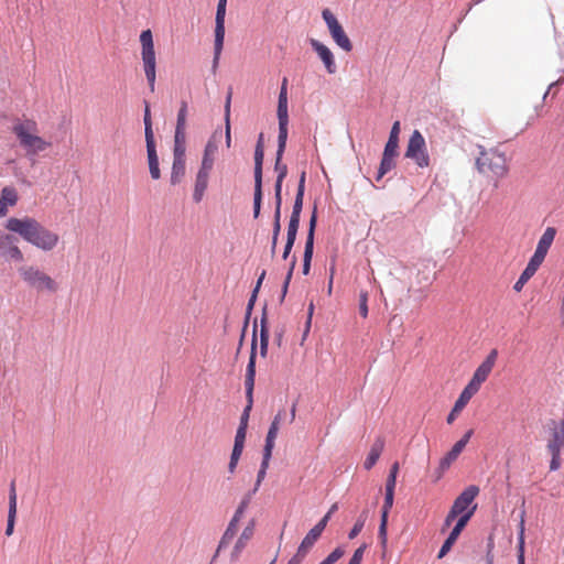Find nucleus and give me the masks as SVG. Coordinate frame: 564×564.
<instances>
[{"mask_svg":"<svg viewBox=\"0 0 564 564\" xmlns=\"http://www.w3.org/2000/svg\"><path fill=\"white\" fill-rule=\"evenodd\" d=\"M6 228L45 252L54 250L59 242L57 232L46 228L33 217H11L7 220Z\"/></svg>","mask_w":564,"mask_h":564,"instance_id":"nucleus-1","label":"nucleus"},{"mask_svg":"<svg viewBox=\"0 0 564 564\" xmlns=\"http://www.w3.org/2000/svg\"><path fill=\"white\" fill-rule=\"evenodd\" d=\"M276 117L279 122L278 149L275 153L274 171L276 180L284 181L288 175V166L282 162L283 154L288 142L289 127V109H288V78L284 77L278 98Z\"/></svg>","mask_w":564,"mask_h":564,"instance_id":"nucleus-2","label":"nucleus"},{"mask_svg":"<svg viewBox=\"0 0 564 564\" xmlns=\"http://www.w3.org/2000/svg\"><path fill=\"white\" fill-rule=\"evenodd\" d=\"M478 156L475 161L477 171L486 176L491 175L496 180H502L509 174V160L499 148H485L478 145Z\"/></svg>","mask_w":564,"mask_h":564,"instance_id":"nucleus-3","label":"nucleus"},{"mask_svg":"<svg viewBox=\"0 0 564 564\" xmlns=\"http://www.w3.org/2000/svg\"><path fill=\"white\" fill-rule=\"evenodd\" d=\"M13 132L17 135L20 145L28 154H37L48 147L51 143L39 137L37 124L33 120H25L13 126Z\"/></svg>","mask_w":564,"mask_h":564,"instance_id":"nucleus-4","label":"nucleus"},{"mask_svg":"<svg viewBox=\"0 0 564 564\" xmlns=\"http://www.w3.org/2000/svg\"><path fill=\"white\" fill-rule=\"evenodd\" d=\"M256 333H257V324L254 323L253 338H252V343H251V351H250L249 362L247 365L246 379H245L247 405L245 406V409L242 411V414L240 416L239 426H238V427H243V429L248 427L250 411H251L252 404H253V388H254V378H256V349H257Z\"/></svg>","mask_w":564,"mask_h":564,"instance_id":"nucleus-5","label":"nucleus"},{"mask_svg":"<svg viewBox=\"0 0 564 564\" xmlns=\"http://www.w3.org/2000/svg\"><path fill=\"white\" fill-rule=\"evenodd\" d=\"M141 58L143 63L144 75L149 84L150 90H155L156 79V58L151 30H144L140 34Z\"/></svg>","mask_w":564,"mask_h":564,"instance_id":"nucleus-6","label":"nucleus"},{"mask_svg":"<svg viewBox=\"0 0 564 564\" xmlns=\"http://www.w3.org/2000/svg\"><path fill=\"white\" fill-rule=\"evenodd\" d=\"M404 158L413 161L420 169L430 166L431 159L427 151L426 142L423 134L419 130H414L409 138Z\"/></svg>","mask_w":564,"mask_h":564,"instance_id":"nucleus-7","label":"nucleus"},{"mask_svg":"<svg viewBox=\"0 0 564 564\" xmlns=\"http://www.w3.org/2000/svg\"><path fill=\"white\" fill-rule=\"evenodd\" d=\"M19 273L25 283L37 291L56 292L58 289L57 283L36 267H22L19 269Z\"/></svg>","mask_w":564,"mask_h":564,"instance_id":"nucleus-8","label":"nucleus"},{"mask_svg":"<svg viewBox=\"0 0 564 564\" xmlns=\"http://www.w3.org/2000/svg\"><path fill=\"white\" fill-rule=\"evenodd\" d=\"M551 454L550 470L556 471L562 465L561 451L564 449V420L551 430V438L546 445Z\"/></svg>","mask_w":564,"mask_h":564,"instance_id":"nucleus-9","label":"nucleus"},{"mask_svg":"<svg viewBox=\"0 0 564 564\" xmlns=\"http://www.w3.org/2000/svg\"><path fill=\"white\" fill-rule=\"evenodd\" d=\"M322 18L325 21L328 32L333 39V41L345 52H350L352 50V44L347 34L345 33L341 24L338 22L337 18L333 14L329 9H324L322 11Z\"/></svg>","mask_w":564,"mask_h":564,"instance_id":"nucleus-10","label":"nucleus"},{"mask_svg":"<svg viewBox=\"0 0 564 564\" xmlns=\"http://www.w3.org/2000/svg\"><path fill=\"white\" fill-rule=\"evenodd\" d=\"M476 508H477V506L474 505L470 510H468L467 512H465L463 516H460L458 518L456 524L452 529L451 533L448 534L447 539L444 541V543L438 552V555H437L438 558L444 557L451 551L452 546L457 541L463 529L466 527L468 521L474 516Z\"/></svg>","mask_w":564,"mask_h":564,"instance_id":"nucleus-11","label":"nucleus"},{"mask_svg":"<svg viewBox=\"0 0 564 564\" xmlns=\"http://www.w3.org/2000/svg\"><path fill=\"white\" fill-rule=\"evenodd\" d=\"M305 180H306V172L302 171L299 180L297 191L295 195V199L293 203L292 214L290 217L288 229L299 231L300 227V220H301V213L303 209V199H304V193H305Z\"/></svg>","mask_w":564,"mask_h":564,"instance_id":"nucleus-12","label":"nucleus"},{"mask_svg":"<svg viewBox=\"0 0 564 564\" xmlns=\"http://www.w3.org/2000/svg\"><path fill=\"white\" fill-rule=\"evenodd\" d=\"M479 494V488L475 485H470L463 490V492L454 500L451 508L457 517L463 516L465 512L471 509V503Z\"/></svg>","mask_w":564,"mask_h":564,"instance_id":"nucleus-13","label":"nucleus"},{"mask_svg":"<svg viewBox=\"0 0 564 564\" xmlns=\"http://www.w3.org/2000/svg\"><path fill=\"white\" fill-rule=\"evenodd\" d=\"M310 44L323 62L326 72L330 75L335 74L337 72V65L329 47L316 39H311Z\"/></svg>","mask_w":564,"mask_h":564,"instance_id":"nucleus-14","label":"nucleus"},{"mask_svg":"<svg viewBox=\"0 0 564 564\" xmlns=\"http://www.w3.org/2000/svg\"><path fill=\"white\" fill-rule=\"evenodd\" d=\"M220 138H221V132L219 130H216L213 133V135L210 137V139L207 141L205 149H204L200 167H204L207 170H213L214 162H215V155L218 151V142H219Z\"/></svg>","mask_w":564,"mask_h":564,"instance_id":"nucleus-15","label":"nucleus"},{"mask_svg":"<svg viewBox=\"0 0 564 564\" xmlns=\"http://www.w3.org/2000/svg\"><path fill=\"white\" fill-rule=\"evenodd\" d=\"M498 350L491 349L486 359L477 367L473 375V378L476 379L477 382L482 384L487 380L496 364Z\"/></svg>","mask_w":564,"mask_h":564,"instance_id":"nucleus-16","label":"nucleus"},{"mask_svg":"<svg viewBox=\"0 0 564 564\" xmlns=\"http://www.w3.org/2000/svg\"><path fill=\"white\" fill-rule=\"evenodd\" d=\"M254 531V521L251 520L249 524L243 529L240 536L235 543V546L230 553V560L237 562L240 557L241 552L247 546L249 540L252 538Z\"/></svg>","mask_w":564,"mask_h":564,"instance_id":"nucleus-17","label":"nucleus"},{"mask_svg":"<svg viewBox=\"0 0 564 564\" xmlns=\"http://www.w3.org/2000/svg\"><path fill=\"white\" fill-rule=\"evenodd\" d=\"M394 492H386L384 502L381 511V520L379 525V538L381 540V544L384 546L387 544V523H388V514L390 509L393 506Z\"/></svg>","mask_w":564,"mask_h":564,"instance_id":"nucleus-18","label":"nucleus"},{"mask_svg":"<svg viewBox=\"0 0 564 564\" xmlns=\"http://www.w3.org/2000/svg\"><path fill=\"white\" fill-rule=\"evenodd\" d=\"M145 145L150 175L153 180H159L161 177V171L159 166V156L156 153L155 139L147 140Z\"/></svg>","mask_w":564,"mask_h":564,"instance_id":"nucleus-19","label":"nucleus"},{"mask_svg":"<svg viewBox=\"0 0 564 564\" xmlns=\"http://www.w3.org/2000/svg\"><path fill=\"white\" fill-rule=\"evenodd\" d=\"M17 518V491L15 485L12 481L9 490V510H8V520L6 528V535L10 536L13 533L14 524Z\"/></svg>","mask_w":564,"mask_h":564,"instance_id":"nucleus-20","label":"nucleus"},{"mask_svg":"<svg viewBox=\"0 0 564 564\" xmlns=\"http://www.w3.org/2000/svg\"><path fill=\"white\" fill-rule=\"evenodd\" d=\"M210 171L212 170L199 167V170L196 174L194 193H193V199L196 203H199L204 197L205 191L208 186Z\"/></svg>","mask_w":564,"mask_h":564,"instance_id":"nucleus-21","label":"nucleus"},{"mask_svg":"<svg viewBox=\"0 0 564 564\" xmlns=\"http://www.w3.org/2000/svg\"><path fill=\"white\" fill-rule=\"evenodd\" d=\"M463 452L460 444H454L451 451L441 459L440 465L435 471V480H440L443 474L451 467L452 463L457 459Z\"/></svg>","mask_w":564,"mask_h":564,"instance_id":"nucleus-22","label":"nucleus"},{"mask_svg":"<svg viewBox=\"0 0 564 564\" xmlns=\"http://www.w3.org/2000/svg\"><path fill=\"white\" fill-rule=\"evenodd\" d=\"M18 202V193L13 187H3L0 195V217L8 214V208L13 207Z\"/></svg>","mask_w":564,"mask_h":564,"instance_id":"nucleus-23","label":"nucleus"},{"mask_svg":"<svg viewBox=\"0 0 564 564\" xmlns=\"http://www.w3.org/2000/svg\"><path fill=\"white\" fill-rule=\"evenodd\" d=\"M383 448H384V440L382 437H377L376 441L373 442V444L371 445L368 456L365 459V463H364L365 469L369 470L376 465L381 453L383 452Z\"/></svg>","mask_w":564,"mask_h":564,"instance_id":"nucleus-24","label":"nucleus"},{"mask_svg":"<svg viewBox=\"0 0 564 564\" xmlns=\"http://www.w3.org/2000/svg\"><path fill=\"white\" fill-rule=\"evenodd\" d=\"M273 448L274 447L264 444L262 462H261V465H260V469L258 470L257 481H256V485H254L253 489L251 490L254 494L258 491L261 482L265 478L267 470H268V467H269V463H270V459H271V456H272Z\"/></svg>","mask_w":564,"mask_h":564,"instance_id":"nucleus-25","label":"nucleus"},{"mask_svg":"<svg viewBox=\"0 0 564 564\" xmlns=\"http://www.w3.org/2000/svg\"><path fill=\"white\" fill-rule=\"evenodd\" d=\"M185 175V156H173L171 184H178Z\"/></svg>","mask_w":564,"mask_h":564,"instance_id":"nucleus-26","label":"nucleus"},{"mask_svg":"<svg viewBox=\"0 0 564 564\" xmlns=\"http://www.w3.org/2000/svg\"><path fill=\"white\" fill-rule=\"evenodd\" d=\"M555 235V228L547 227L540 237L535 251H540L541 253L547 254V251L554 241Z\"/></svg>","mask_w":564,"mask_h":564,"instance_id":"nucleus-27","label":"nucleus"},{"mask_svg":"<svg viewBox=\"0 0 564 564\" xmlns=\"http://www.w3.org/2000/svg\"><path fill=\"white\" fill-rule=\"evenodd\" d=\"M284 415L285 412L280 410L273 417L265 437V445L274 447V442L279 433L280 423L282 422Z\"/></svg>","mask_w":564,"mask_h":564,"instance_id":"nucleus-28","label":"nucleus"},{"mask_svg":"<svg viewBox=\"0 0 564 564\" xmlns=\"http://www.w3.org/2000/svg\"><path fill=\"white\" fill-rule=\"evenodd\" d=\"M227 0H218L215 18V35H225V17Z\"/></svg>","mask_w":564,"mask_h":564,"instance_id":"nucleus-29","label":"nucleus"},{"mask_svg":"<svg viewBox=\"0 0 564 564\" xmlns=\"http://www.w3.org/2000/svg\"><path fill=\"white\" fill-rule=\"evenodd\" d=\"M400 134V121H395L390 130L389 139L384 147V152L398 154Z\"/></svg>","mask_w":564,"mask_h":564,"instance_id":"nucleus-30","label":"nucleus"},{"mask_svg":"<svg viewBox=\"0 0 564 564\" xmlns=\"http://www.w3.org/2000/svg\"><path fill=\"white\" fill-rule=\"evenodd\" d=\"M524 523H525V511L522 510L520 513V523L518 532V564H525L524 562Z\"/></svg>","mask_w":564,"mask_h":564,"instance_id":"nucleus-31","label":"nucleus"},{"mask_svg":"<svg viewBox=\"0 0 564 564\" xmlns=\"http://www.w3.org/2000/svg\"><path fill=\"white\" fill-rule=\"evenodd\" d=\"M263 145L257 144L254 149V183L262 184Z\"/></svg>","mask_w":564,"mask_h":564,"instance_id":"nucleus-32","label":"nucleus"},{"mask_svg":"<svg viewBox=\"0 0 564 564\" xmlns=\"http://www.w3.org/2000/svg\"><path fill=\"white\" fill-rule=\"evenodd\" d=\"M186 133L185 130H176L174 133L173 156H185Z\"/></svg>","mask_w":564,"mask_h":564,"instance_id":"nucleus-33","label":"nucleus"},{"mask_svg":"<svg viewBox=\"0 0 564 564\" xmlns=\"http://www.w3.org/2000/svg\"><path fill=\"white\" fill-rule=\"evenodd\" d=\"M231 96H232V91H231V89H229V91L227 94V97H226V102H225V123H226L225 135H226V147L227 148L231 147V133H230V104H231Z\"/></svg>","mask_w":564,"mask_h":564,"instance_id":"nucleus-34","label":"nucleus"},{"mask_svg":"<svg viewBox=\"0 0 564 564\" xmlns=\"http://www.w3.org/2000/svg\"><path fill=\"white\" fill-rule=\"evenodd\" d=\"M224 41L225 35H215L214 41V57H213V64H212V72L215 74L217 72L219 59L221 56V52L224 48Z\"/></svg>","mask_w":564,"mask_h":564,"instance_id":"nucleus-35","label":"nucleus"},{"mask_svg":"<svg viewBox=\"0 0 564 564\" xmlns=\"http://www.w3.org/2000/svg\"><path fill=\"white\" fill-rule=\"evenodd\" d=\"M11 240L13 238L11 237ZM3 256H6L9 259H12L14 261L21 262L24 260L23 253L20 250V248L10 241V243H7L3 248Z\"/></svg>","mask_w":564,"mask_h":564,"instance_id":"nucleus-36","label":"nucleus"},{"mask_svg":"<svg viewBox=\"0 0 564 564\" xmlns=\"http://www.w3.org/2000/svg\"><path fill=\"white\" fill-rule=\"evenodd\" d=\"M269 345V332L265 324V315L263 314L261 318V329H260V354L262 357L267 356Z\"/></svg>","mask_w":564,"mask_h":564,"instance_id":"nucleus-37","label":"nucleus"},{"mask_svg":"<svg viewBox=\"0 0 564 564\" xmlns=\"http://www.w3.org/2000/svg\"><path fill=\"white\" fill-rule=\"evenodd\" d=\"M144 104L145 105H144L143 122H144V137H145V141L147 140H154V133H153V129H152V120H151L150 106H149V104L147 101Z\"/></svg>","mask_w":564,"mask_h":564,"instance_id":"nucleus-38","label":"nucleus"},{"mask_svg":"<svg viewBox=\"0 0 564 564\" xmlns=\"http://www.w3.org/2000/svg\"><path fill=\"white\" fill-rule=\"evenodd\" d=\"M317 224V207L314 205L312 215L308 224V232L305 241V246H314V234Z\"/></svg>","mask_w":564,"mask_h":564,"instance_id":"nucleus-39","label":"nucleus"},{"mask_svg":"<svg viewBox=\"0 0 564 564\" xmlns=\"http://www.w3.org/2000/svg\"><path fill=\"white\" fill-rule=\"evenodd\" d=\"M469 401L463 397L462 394H459L458 399L456 400L452 411L449 412V414L447 415V423L451 424L455 421L456 419V415L467 405Z\"/></svg>","mask_w":564,"mask_h":564,"instance_id":"nucleus-40","label":"nucleus"},{"mask_svg":"<svg viewBox=\"0 0 564 564\" xmlns=\"http://www.w3.org/2000/svg\"><path fill=\"white\" fill-rule=\"evenodd\" d=\"M323 531L319 528L313 527L304 536L301 544L305 545L308 549H312L317 540L321 538Z\"/></svg>","mask_w":564,"mask_h":564,"instance_id":"nucleus-41","label":"nucleus"},{"mask_svg":"<svg viewBox=\"0 0 564 564\" xmlns=\"http://www.w3.org/2000/svg\"><path fill=\"white\" fill-rule=\"evenodd\" d=\"M398 154L387 153L383 151L382 159L379 165V170H381V174H387L394 167V158Z\"/></svg>","mask_w":564,"mask_h":564,"instance_id":"nucleus-42","label":"nucleus"},{"mask_svg":"<svg viewBox=\"0 0 564 564\" xmlns=\"http://www.w3.org/2000/svg\"><path fill=\"white\" fill-rule=\"evenodd\" d=\"M262 202V184L254 183V194H253V217L258 218L260 215Z\"/></svg>","mask_w":564,"mask_h":564,"instance_id":"nucleus-43","label":"nucleus"},{"mask_svg":"<svg viewBox=\"0 0 564 564\" xmlns=\"http://www.w3.org/2000/svg\"><path fill=\"white\" fill-rule=\"evenodd\" d=\"M545 257H546V254L541 253L540 251H534V253L530 258L525 269H528L529 271H531V272H533L535 274V272L538 271L539 267L544 261Z\"/></svg>","mask_w":564,"mask_h":564,"instance_id":"nucleus-44","label":"nucleus"},{"mask_svg":"<svg viewBox=\"0 0 564 564\" xmlns=\"http://www.w3.org/2000/svg\"><path fill=\"white\" fill-rule=\"evenodd\" d=\"M481 383L471 378L460 394L469 401L479 391Z\"/></svg>","mask_w":564,"mask_h":564,"instance_id":"nucleus-45","label":"nucleus"},{"mask_svg":"<svg viewBox=\"0 0 564 564\" xmlns=\"http://www.w3.org/2000/svg\"><path fill=\"white\" fill-rule=\"evenodd\" d=\"M481 383L471 378L460 394L469 401L479 391Z\"/></svg>","mask_w":564,"mask_h":564,"instance_id":"nucleus-46","label":"nucleus"},{"mask_svg":"<svg viewBox=\"0 0 564 564\" xmlns=\"http://www.w3.org/2000/svg\"><path fill=\"white\" fill-rule=\"evenodd\" d=\"M186 118H187V102L182 101L177 112L176 130H186Z\"/></svg>","mask_w":564,"mask_h":564,"instance_id":"nucleus-47","label":"nucleus"},{"mask_svg":"<svg viewBox=\"0 0 564 564\" xmlns=\"http://www.w3.org/2000/svg\"><path fill=\"white\" fill-rule=\"evenodd\" d=\"M311 550L300 543L296 553L289 560L288 564H302Z\"/></svg>","mask_w":564,"mask_h":564,"instance_id":"nucleus-48","label":"nucleus"},{"mask_svg":"<svg viewBox=\"0 0 564 564\" xmlns=\"http://www.w3.org/2000/svg\"><path fill=\"white\" fill-rule=\"evenodd\" d=\"M296 235H297V231H292L290 229H288V232H286V242H285V246H284V250H283V253H282V258L284 260H286L289 257H290V253L292 251V248L295 243V240H296Z\"/></svg>","mask_w":564,"mask_h":564,"instance_id":"nucleus-49","label":"nucleus"},{"mask_svg":"<svg viewBox=\"0 0 564 564\" xmlns=\"http://www.w3.org/2000/svg\"><path fill=\"white\" fill-rule=\"evenodd\" d=\"M314 246H305L303 254V274L307 275L311 269V262L313 258Z\"/></svg>","mask_w":564,"mask_h":564,"instance_id":"nucleus-50","label":"nucleus"},{"mask_svg":"<svg viewBox=\"0 0 564 564\" xmlns=\"http://www.w3.org/2000/svg\"><path fill=\"white\" fill-rule=\"evenodd\" d=\"M534 275L533 272L529 271L528 269H524L519 276L518 281L514 283L513 289L517 292H520L523 288V285Z\"/></svg>","mask_w":564,"mask_h":564,"instance_id":"nucleus-51","label":"nucleus"},{"mask_svg":"<svg viewBox=\"0 0 564 564\" xmlns=\"http://www.w3.org/2000/svg\"><path fill=\"white\" fill-rule=\"evenodd\" d=\"M242 451L243 449L232 447V452H231V455H230V460H229V464H228V470H229L230 474L235 473L236 467L238 465V462L240 459V456L242 454Z\"/></svg>","mask_w":564,"mask_h":564,"instance_id":"nucleus-52","label":"nucleus"},{"mask_svg":"<svg viewBox=\"0 0 564 564\" xmlns=\"http://www.w3.org/2000/svg\"><path fill=\"white\" fill-rule=\"evenodd\" d=\"M344 550L338 546L332 553H329L319 564H335L343 555Z\"/></svg>","mask_w":564,"mask_h":564,"instance_id":"nucleus-53","label":"nucleus"},{"mask_svg":"<svg viewBox=\"0 0 564 564\" xmlns=\"http://www.w3.org/2000/svg\"><path fill=\"white\" fill-rule=\"evenodd\" d=\"M344 550L338 546L332 553H329L319 564H335L343 555Z\"/></svg>","mask_w":564,"mask_h":564,"instance_id":"nucleus-54","label":"nucleus"},{"mask_svg":"<svg viewBox=\"0 0 564 564\" xmlns=\"http://www.w3.org/2000/svg\"><path fill=\"white\" fill-rule=\"evenodd\" d=\"M365 521H366V516L365 514H361L356 523L354 524V527L351 528V530L349 531L348 533V538L350 540L355 539L362 530L364 525H365Z\"/></svg>","mask_w":564,"mask_h":564,"instance_id":"nucleus-55","label":"nucleus"},{"mask_svg":"<svg viewBox=\"0 0 564 564\" xmlns=\"http://www.w3.org/2000/svg\"><path fill=\"white\" fill-rule=\"evenodd\" d=\"M247 429L238 427L235 435L234 447L243 449L246 441Z\"/></svg>","mask_w":564,"mask_h":564,"instance_id":"nucleus-56","label":"nucleus"},{"mask_svg":"<svg viewBox=\"0 0 564 564\" xmlns=\"http://www.w3.org/2000/svg\"><path fill=\"white\" fill-rule=\"evenodd\" d=\"M359 313L366 318L368 316V292L361 291L359 294Z\"/></svg>","mask_w":564,"mask_h":564,"instance_id":"nucleus-57","label":"nucleus"},{"mask_svg":"<svg viewBox=\"0 0 564 564\" xmlns=\"http://www.w3.org/2000/svg\"><path fill=\"white\" fill-rule=\"evenodd\" d=\"M338 509L337 503H333L329 508L328 512L314 525L316 528H319L321 531H324L332 514Z\"/></svg>","mask_w":564,"mask_h":564,"instance_id":"nucleus-58","label":"nucleus"},{"mask_svg":"<svg viewBox=\"0 0 564 564\" xmlns=\"http://www.w3.org/2000/svg\"><path fill=\"white\" fill-rule=\"evenodd\" d=\"M236 534L231 533V529L230 530H225L219 543H218V551H221L224 549H226L229 543L232 541V539L235 538Z\"/></svg>","mask_w":564,"mask_h":564,"instance_id":"nucleus-59","label":"nucleus"},{"mask_svg":"<svg viewBox=\"0 0 564 564\" xmlns=\"http://www.w3.org/2000/svg\"><path fill=\"white\" fill-rule=\"evenodd\" d=\"M281 231V226L273 225L272 228V240H271V256L273 257L276 252L278 240Z\"/></svg>","mask_w":564,"mask_h":564,"instance_id":"nucleus-60","label":"nucleus"},{"mask_svg":"<svg viewBox=\"0 0 564 564\" xmlns=\"http://www.w3.org/2000/svg\"><path fill=\"white\" fill-rule=\"evenodd\" d=\"M366 550V544L360 545L352 554L348 564H360L364 557V553Z\"/></svg>","mask_w":564,"mask_h":564,"instance_id":"nucleus-61","label":"nucleus"},{"mask_svg":"<svg viewBox=\"0 0 564 564\" xmlns=\"http://www.w3.org/2000/svg\"><path fill=\"white\" fill-rule=\"evenodd\" d=\"M253 495H254V492H252V491H249L247 495H245V497L242 498V500L240 501V503L236 510L245 513Z\"/></svg>","mask_w":564,"mask_h":564,"instance_id":"nucleus-62","label":"nucleus"},{"mask_svg":"<svg viewBox=\"0 0 564 564\" xmlns=\"http://www.w3.org/2000/svg\"><path fill=\"white\" fill-rule=\"evenodd\" d=\"M457 518V516L453 512V511H448L447 516L445 517V520H444V523H443V527H442V532H445V530H447L452 523L454 522V520Z\"/></svg>","mask_w":564,"mask_h":564,"instance_id":"nucleus-63","label":"nucleus"},{"mask_svg":"<svg viewBox=\"0 0 564 564\" xmlns=\"http://www.w3.org/2000/svg\"><path fill=\"white\" fill-rule=\"evenodd\" d=\"M397 484V477L393 475H388L387 482H386V492H394Z\"/></svg>","mask_w":564,"mask_h":564,"instance_id":"nucleus-64","label":"nucleus"}]
</instances>
